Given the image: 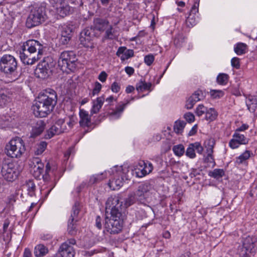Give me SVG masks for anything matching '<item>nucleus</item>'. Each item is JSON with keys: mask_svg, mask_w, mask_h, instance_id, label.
<instances>
[{"mask_svg": "<svg viewBox=\"0 0 257 257\" xmlns=\"http://www.w3.org/2000/svg\"><path fill=\"white\" fill-rule=\"evenodd\" d=\"M121 205L122 202L119 203L118 197H111L107 200L106 213L110 211V216H106L105 218L104 233L107 231L110 234H115L119 233L122 230L123 220L121 218L122 214L120 210Z\"/></svg>", "mask_w": 257, "mask_h": 257, "instance_id": "obj_1", "label": "nucleus"}, {"mask_svg": "<svg viewBox=\"0 0 257 257\" xmlns=\"http://www.w3.org/2000/svg\"><path fill=\"white\" fill-rule=\"evenodd\" d=\"M57 101L56 92L51 89L46 90L44 93L38 96L32 106L34 115L40 117L46 116L54 109Z\"/></svg>", "mask_w": 257, "mask_h": 257, "instance_id": "obj_2", "label": "nucleus"}, {"mask_svg": "<svg viewBox=\"0 0 257 257\" xmlns=\"http://www.w3.org/2000/svg\"><path fill=\"white\" fill-rule=\"evenodd\" d=\"M44 47L39 41L29 40L22 46L20 57L24 64L33 65L39 60L44 52Z\"/></svg>", "mask_w": 257, "mask_h": 257, "instance_id": "obj_3", "label": "nucleus"}, {"mask_svg": "<svg viewBox=\"0 0 257 257\" xmlns=\"http://www.w3.org/2000/svg\"><path fill=\"white\" fill-rule=\"evenodd\" d=\"M18 63L17 59L12 55L6 54L0 59V70L6 76L16 80L18 76L17 71Z\"/></svg>", "mask_w": 257, "mask_h": 257, "instance_id": "obj_4", "label": "nucleus"}, {"mask_svg": "<svg viewBox=\"0 0 257 257\" xmlns=\"http://www.w3.org/2000/svg\"><path fill=\"white\" fill-rule=\"evenodd\" d=\"M76 57L73 51H65L60 54L58 64L63 71H74L76 66Z\"/></svg>", "mask_w": 257, "mask_h": 257, "instance_id": "obj_5", "label": "nucleus"}, {"mask_svg": "<svg viewBox=\"0 0 257 257\" xmlns=\"http://www.w3.org/2000/svg\"><path fill=\"white\" fill-rule=\"evenodd\" d=\"M47 18L45 8L44 7H33L27 20L26 24L28 28L35 27L45 22Z\"/></svg>", "mask_w": 257, "mask_h": 257, "instance_id": "obj_6", "label": "nucleus"}, {"mask_svg": "<svg viewBox=\"0 0 257 257\" xmlns=\"http://www.w3.org/2000/svg\"><path fill=\"white\" fill-rule=\"evenodd\" d=\"M6 151L7 155L11 158L20 157L25 151L23 141L19 137L11 140L6 145Z\"/></svg>", "mask_w": 257, "mask_h": 257, "instance_id": "obj_7", "label": "nucleus"}, {"mask_svg": "<svg viewBox=\"0 0 257 257\" xmlns=\"http://www.w3.org/2000/svg\"><path fill=\"white\" fill-rule=\"evenodd\" d=\"M55 64L51 57H45L37 65L36 72L38 77L44 79L48 78L52 74V69L54 67Z\"/></svg>", "mask_w": 257, "mask_h": 257, "instance_id": "obj_8", "label": "nucleus"}, {"mask_svg": "<svg viewBox=\"0 0 257 257\" xmlns=\"http://www.w3.org/2000/svg\"><path fill=\"white\" fill-rule=\"evenodd\" d=\"M1 173L6 180L8 181L15 180L19 174L18 165L14 162L5 161L2 165Z\"/></svg>", "mask_w": 257, "mask_h": 257, "instance_id": "obj_9", "label": "nucleus"}, {"mask_svg": "<svg viewBox=\"0 0 257 257\" xmlns=\"http://www.w3.org/2000/svg\"><path fill=\"white\" fill-rule=\"evenodd\" d=\"M153 189V185L151 182H145L140 185L137 190L134 192L137 201L141 203H144L149 196L150 191Z\"/></svg>", "mask_w": 257, "mask_h": 257, "instance_id": "obj_10", "label": "nucleus"}, {"mask_svg": "<svg viewBox=\"0 0 257 257\" xmlns=\"http://www.w3.org/2000/svg\"><path fill=\"white\" fill-rule=\"evenodd\" d=\"M60 36L59 43L60 45H67L71 40L73 35L72 26L64 25L59 28Z\"/></svg>", "mask_w": 257, "mask_h": 257, "instance_id": "obj_11", "label": "nucleus"}, {"mask_svg": "<svg viewBox=\"0 0 257 257\" xmlns=\"http://www.w3.org/2000/svg\"><path fill=\"white\" fill-rule=\"evenodd\" d=\"M96 36L95 30L92 26H91L86 28L81 32L79 40L81 44L84 47H89L90 42Z\"/></svg>", "mask_w": 257, "mask_h": 257, "instance_id": "obj_12", "label": "nucleus"}, {"mask_svg": "<svg viewBox=\"0 0 257 257\" xmlns=\"http://www.w3.org/2000/svg\"><path fill=\"white\" fill-rule=\"evenodd\" d=\"M64 123V120L63 119H58L46 132L44 138L46 139H49L54 137L55 135H58L64 132L65 127H63Z\"/></svg>", "mask_w": 257, "mask_h": 257, "instance_id": "obj_13", "label": "nucleus"}, {"mask_svg": "<svg viewBox=\"0 0 257 257\" xmlns=\"http://www.w3.org/2000/svg\"><path fill=\"white\" fill-rule=\"evenodd\" d=\"M205 97L204 92L198 89L195 91L187 100L186 107L188 109H192L198 101L203 100Z\"/></svg>", "mask_w": 257, "mask_h": 257, "instance_id": "obj_14", "label": "nucleus"}, {"mask_svg": "<svg viewBox=\"0 0 257 257\" xmlns=\"http://www.w3.org/2000/svg\"><path fill=\"white\" fill-rule=\"evenodd\" d=\"M30 165L33 168V176L37 179H40L44 167V165L41 162V160L37 157L33 158L31 161Z\"/></svg>", "mask_w": 257, "mask_h": 257, "instance_id": "obj_15", "label": "nucleus"}, {"mask_svg": "<svg viewBox=\"0 0 257 257\" xmlns=\"http://www.w3.org/2000/svg\"><path fill=\"white\" fill-rule=\"evenodd\" d=\"M257 247V237L253 235H248L243 239L242 248L249 252L254 251Z\"/></svg>", "mask_w": 257, "mask_h": 257, "instance_id": "obj_16", "label": "nucleus"}, {"mask_svg": "<svg viewBox=\"0 0 257 257\" xmlns=\"http://www.w3.org/2000/svg\"><path fill=\"white\" fill-rule=\"evenodd\" d=\"M58 252L62 257H74L75 251L72 245L67 242H63L59 247Z\"/></svg>", "mask_w": 257, "mask_h": 257, "instance_id": "obj_17", "label": "nucleus"}, {"mask_svg": "<svg viewBox=\"0 0 257 257\" xmlns=\"http://www.w3.org/2000/svg\"><path fill=\"white\" fill-rule=\"evenodd\" d=\"M109 22L105 19L96 18H94L92 26L94 30L100 32H103L109 26Z\"/></svg>", "mask_w": 257, "mask_h": 257, "instance_id": "obj_18", "label": "nucleus"}, {"mask_svg": "<svg viewBox=\"0 0 257 257\" xmlns=\"http://www.w3.org/2000/svg\"><path fill=\"white\" fill-rule=\"evenodd\" d=\"M56 169L55 167L51 168L49 163H47L46 165V170L45 174L42 175V177L44 182H50L55 181V175Z\"/></svg>", "mask_w": 257, "mask_h": 257, "instance_id": "obj_19", "label": "nucleus"}, {"mask_svg": "<svg viewBox=\"0 0 257 257\" xmlns=\"http://www.w3.org/2000/svg\"><path fill=\"white\" fill-rule=\"evenodd\" d=\"M56 10V13L60 17L64 18L70 15L73 12V9L69 6L66 1L64 2Z\"/></svg>", "mask_w": 257, "mask_h": 257, "instance_id": "obj_20", "label": "nucleus"}, {"mask_svg": "<svg viewBox=\"0 0 257 257\" xmlns=\"http://www.w3.org/2000/svg\"><path fill=\"white\" fill-rule=\"evenodd\" d=\"M79 116L80 126H89L91 123V116L89 115L88 112L84 109H80Z\"/></svg>", "mask_w": 257, "mask_h": 257, "instance_id": "obj_21", "label": "nucleus"}, {"mask_svg": "<svg viewBox=\"0 0 257 257\" xmlns=\"http://www.w3.org/2000/svg\"><path fill=\"white\" fill-rule=\"evenodd\" d=\"M45 126V122L42 120H38L33 126L31 137L34 138L40 135L44 130Z\"/></svg>", "mask_w": 257, "mask_h": 257, "instance_id": "obj_22", "label": "nucleus"}, {"mask_svg": "<svg viewBox=\"0 0 257 257\" xmlns=\"http://www.w3.org/2000/svg\"><path fill=\"white\" fill-rule=\"evenodd\" d=\"M143 164L144 165V167L143 169H139L138 171L136 170V171L137 176L140 178L143 177L147 174H149L153 169V166L152 163H146L143 162Z\"/></svg>", "mask_w": 257, "mask_h": 257, "instance_id": "obj_23", "label": "nucleus"}, {"mask_svg": "<svg viewBox=\"0 0 257 257\" xmlns=\"http://www.w3.org/2000/svg\"><path fill=\"white\" fill-rule=\"evenodd\" d=\"M49 252L47 247L43 244L37 245L34 249V254L35 257H43Z\"/></svg>", "mask_w": 257, "mask_h": 257, "instance_id": "obj_24", "label": "nucleus"}, {"mask_svg": "<svg viewBox=\"0 0 257 257\" xmlns=\"http://www.w3.org/2000/svg\"><path fill=\"white\" fill-rule=\"evenodd\" d=\"M105 98L103 96L97 97L96 100L93 102L92 108L91 109V114L98 113L101 108Z\"/></svg>", "mask_w": 257, "mask_h": 257, "instance_id": "obj_25", "label": "nucleus"}, {"mask_svg": "<svg viewBox=\"0 0 257 257\" xmlns=\"http://www.w3.org/2000/svg\"><path fill=\"white\" fill-rule=\"evenodd\" d=\"M246 104L250 112H253L257 108V97L250 95L246 100Z\"/></svg>", "mask_w": 257, "mask_h": 257, "instance_id": "obj_26", "label": "nucleus"}, {"mask_svg": "<svg viewBox=\"0 0 257 257\" xmlns=\"http://www.w3.org/2000/svg\"><path fill=\"white\" fill-rule=\"evenodd\" d=\"M123 179L119 176L110 180L108 183L109 187L112 190L118 189L122 186Z\"/></svg>", "mask_w": 257, "mask_h": 257, "instance_id": "obj_27", "label": "nucleus"}, {"mask_svg": "<svg viewBox=\"0 0 257 257\" xmlns=\"http://www.w3.org/2000/svg\"><path fill=\"white\" fill-rule=\"evenodd\" d=\"M105 31V34L103 36L104 39L114 40L117 38V36L115 35V30L112 25H109V26Z\"/></svg>", "mask_w": 257, "mask_h": 257, "instance_id": "obj_28", "label": "nucleus"}, {"mask_svg": "<svg viewBox=\"0 0 257 257\" xmlns=\"http://www.w3.org/2000/svg\"><path fill=\"white\" fill-rule=\"evenodd\" d=\"M80 211L79 203L76 202L73 206L72 212L69 219L77 222L78 221V215Z\"/></svg>", "mask_w": 257, "mask_h": 257, "instance_id": "obj_29", "label": "nucleus"}, {"mask_svg": "<svg viewBox=\"0 0 257 257\" xmlns=\"http://www.w3.org/2000/svg\"><path fill=\"white\" fill-rule=\"evenodd\" d=\"M152 86L151 83H146L142 79L136 84V89L138 91L143 92L145 90H150Z\"/></svg>", "mask_w": 257, "mask_h": 257, "instance_id": "obj_30", "label": "nucleus"}, {"mask_svg": "<svg viewBox=\"0 0 257 257\" xmlns=\"http://www.w3.org/2000/svg\"><path fill=\"white\" fill-rule=\"evenodd\" d=\"M247 49V46L246 44L238 43L234 46V51L237 55H241L246 53Z\"/></svg>", "mask_w": 257, "mask_h": 257, "instance_id": "obj_31", "label": "nucleus"}, {"mask_svg": "<svg viewBox=\"0 0 257 257\" xmlns=\"http://www.w3.org/2000/svg\"><path fill=\"white\" fill-rule=\"evenodd\" d=\"M130 100H127L125 103H122L116 107L115 110H113L111 113V115L115 118H118L120 117L121 113L123 111L125 106L130 103Z\"/></svg>", "mask_w": 257, "mask_h": 257, "instance_id": "obj_32", "label": "nucleus"}, {"mask_svg": "<svg viewBox=\"0 0 257 257\" xmlns=\"http://www.w3.org/2000/svg\"><path fill=\"white\" fill-rule=\"evenodd\" d=\"M250 157V152L245 151L243 153L240 155L238 157L236 158L235 163L237 165H240L245 162L246 160L248 159Z\"/></svg>", "mask_w": 257, "mask_h": 257, "instance_id": "obj_33", "label": "nucleus"}, {"mask_svg": "<svg viewBox=\"0 0 257 257\" xmlns=\"http://www.w3.org/2000/svg\"><path fill=\"white\" fill-rule=\"evenodd\" d=\"M217 116V112L212 108L207 109L205 114V118L207 120L213 121L216 119Z\"/></svg>", "mask_w": 257, "mask_h": 257, "instance_id": "obj_34", "label": "nucleus"}, {"mask_svg": "<svg viewBox=\"0 0 257 257\" xmlns=\"http://www.w3.org/2000/svg\"><path fill=\"white\" fill-rule=\"evenodd\" d=\"M233 138H235L240 145H245L248 142V139L247 138L245 137L243 135L237 133V131L235 132V133L233 135Z\"/></svg>", "mask_w": 257, "mask_h": 257, "instance_id": "obj_35", "label": "nucleus"}, {"mask_svg": "<svg viewBox=\"0 0 257 257\" xmlns=\"http://www.w3.org/2000/svg\"><path fill=\"white\" fill-rule=\"evenodd\" d=\"M137 201V199L134 193H131L124 200V205L126 208L134 204Z\"/></svg>", "mask_w": 257, "mask_h": 257, "instance_id": "obj_36", "label": "nucleus"}, {"mask_svg": "<svg viewBox=\"0 0 257 257\" xmlns=\"http://www.w3.org/2000/svg\"><path fill=\"white\" fill-rule=\"evenodd\" d=\"M224 175V171L223 169H215L209 173V176L216 179L221 178Z\"/></svg>", "mask_w": 257, "mask_h": 257, "instance_id": "obj_37", "label": "nucleus"}, {"mask_svg": "<svg viewBox=\"0 0 257 257\" xmlns=\"http://www.w3.org/2000/svg\"><path fill=\"white\" fill-rule=\"evenodd\" d=\"M68 232L69 234L74 235L77 233L76 222L69 219L68 222Z\"/></svg>", "mask_w": 257, "mask_h": 257, "instance_id": "obj_38", "label": "nucleus"}, {"mask_svg": "<svg viewBox=\"0 0 257 257\" xmlns=\"http://www.w3.org/2000/svg\"><path fill=\"white\" fill-rule=\"evenodd\" d=\"M47 146V143L44 141L41 142L39 144H37L35 151V154L39 155L42 154L45 150Z\"/></svg>", "mask_w": 257, "mask_h": 257, "instance_id": "obj_39", "label": "nucleus"}, {"mask_svg": "<svg viewBox=\"0 0 257 257\" xmlns=\"http://www.w3.org/2000/svg\"><path fill=\"white\" fill-rule=\"evenodd\" d=\"M186 123L184 121L177 120L175 122L174 130L176 133L180 134L184 128Z\"/></svg>", "mask_w": 257, "mask_h": 257, "instance_id": "obj_40", "label": "nucleus"}, {"mask_svg": "<svg viewBox=\"0 0 257 257\" xmlns=\"http://www.w3.org/2000/svg\"><path fill=\"white\" fill-rule=\"evenodd\" d=\"M25 186L27 188L28 194L30 196H33L35 194L36 189V186L34 182L32 180H29L27 182Z\"/></svg>", "mask_w": 257, "mask_h": 257, "instance_id": "obj_41", "label": "nucleus"}, {"mask_svg": "<svg viewBox=\"0 0 257 257\" xmlns=\"http://www.w3.org/2000/svg\"><path fill=\"white\" fill-rule=\"evenodd\" d=\"M105 177L106 175L104 173L94 175L90 177L89 180V183L91 184L97 183L98 182L102 180Z\"/></svg>", "mask_w": 257, "mask_h": 257, "instance_id": "obj_42", "label": "nucleus"}, {"mask_svg": "<svg viewBox=\"0 0 257 257\" xmlns=\"http://www.w3.org/2000/svg\"><path fill=\"white\" fill-rule=\"evenodd\" d=\"M229 76L225 73H220L217 77V82L220 85H225L228 80Z\"/></svg>", "mask_w": 257, "mask_h": 257, "instance_id": "obj_43", "label": "nucleus"}, {"mask_svg": "<svg viewBox=\"0 0 257 257\" xmlns=\"http://www.w3.org/2000/svg\"><path fill=\"white\" fill-rule=\"evenodd\" d=\"M185 37L182 34H177L174 40V44L177 47L182 46L183 43L184 42Z\"/></svg>", "mask_w": 257, "mask_h": 257, "instance_id": "obj_44", "label": "nucleus"}, {"mask_svg": "<svg viewBox=\"0 0 257 257\" xmlns=\"http://www.w3.org/2000/svg\"><path fill=\"white\" fill-rule=\"evenodd\" d=\"M213 146L212 145H209L208 147L207 148V156L205 160V161L207 162H214V159L212 156V153L213 152Z\"/></svg>", "mask_w": 257, "mask_h": 257, "instance_id": "obj_45", "label": "nucleus"}, {"mask_svg": "<svg viewBox=\"0 0 257 257\" xmlns=\"http://www.w3.org/2000/svg\"><path fill=\"white\" fill-rule=\"evenodd\" d=\"M174 154L178 156H181L184 153V147L183 145L174 146L173 148Z\"/></svg>", "mask_w": 257, "mask_h": 257, "instance_id": "obj_46", "label": "nucleus"}, {"mask_svg": "<svg viewBox=\"0 0 257 257\" xmlns=\"http://www.w3.org/2000/svg\"><path fill=\"white\" fill-rule=\"evenodd\" d=\"M186 155L187 156H188L191 159H193L196 157L193 143L190 144L189 145L186 152Z\"/></svg>", "mask_w": 257, "mask_h": 257, "instance_id": "obj_47", "label": "nucleus"}, {"mask_svg": "<svg viewBox=\"0 0 257 257\" xmlns=\"http://www.w3.org/2000/svg\"><path fill=\"white\" fill-rule=\"evenodd\" d=\"M210 95L214 99L220 98L224 95V92L220 90H211Z\"/></svg>", "mask_w": 257, "mask_h": 257, "instance_id": "obj_48", "label": "nucleus"}, {"mask_svg": "<svg viewBox=\"0 0 257 257\" xmlns=\"http://www.w3.org/2000/svg\"><path fill=\"white\" fill-rule=\"evenodd\" d=\"M207 109V108H206L203 105L200 104L196 108L195 113L197 116H201L204 113H206Z\"/></svg>", "mask_w": 257, "mask_h": 257, "instance_id": "obj_49", "label": "nucleus"}, {"mask_svg": "<svg viewBox=\"0 0 257 257\" xmlns=\"http://www.w3.org/2000/svg\"><path fill=\"white\" fill-rule=\"evenodd\" d=\"M196 24V21L194 18V16L190 14V15L186 20V24L187 27H191L194 26Z\"/></svg>", "mask_w": 257, "mask_h": 257, "instance_id": "obj_50", "label": "nucleus"}, {"mask_svg": "<svg viewBox=\"0 0 257 257\" xmlns=\"http://www.w3.org/2000/svg\"><path fill=\"white\" fill-rule=\"evenodd\" d=\"M134 56V51L131 49H126L124 54L120 56L121 60L124 61Z\"/></svg>", "mask_w": 257, "mask_h": 257, "instance_id": "obj_51", "label": "nucleus"}, {"mask_svg": "<svg viewBox=\"0 0 257 257\" xmlns=\"http://www.w3.org/2000/svg\"><path fill=\"white\" fill-rule=\"evenodd\" d=\"M103 224V220L99 216H97L95 220V226L99 230H101Z\"/></svg>", "mask_w": 257, "mask_h": 257, "instance_id": "obj_52", "label": "nucleus"}, {"mask_svg": "<svg viewBox=\"0 0 257 257\" xmlns=\"http://www.w3.org/2000/svg\"><path fill=\"white\" fill-rule=\"evenodd\" d=\"M101 88H102L101 84L97 81L95 82V83L94 84V87L92 90V96H94L96 94H98L99 93V92L100 91Z\"/></svg>", "mask_w": 257, "mask_h": 257, "instance_id": "obj_53", "label": "nucleus"}, {"mask_svg": "<svg viewBox=\"0 0 257 257\" xmlns=\"http://www.w3.org/2000/svg\"><path fill=\"white\" fill-rule=\"evenodd\" d=\"M184 118L189 123H191L195 120L194 115L190 112H188L185 113L184 115Z\"/></svg>", "mask_w": 257, "mask_h": 257, "instance_id": "obj_54", "label": "nucleus"}, {"mask_svg": "<svg viewBox=\"0 0 257 257\" xmlns=\"http://www.w3.org/2000/svg\"><path fill=\"white\" fill-rule=\"evenodd\" d=\"M121 88L120 84L119 82L114 81L111 85V90L114 93H118Z\"/></svg>", "mask_w": 257, "mask_h": 257, "instance_id": "obj_55", "label": "nucleus"}, {"mask_svg": "<svg viewBox=\"0 0 257 257\" xmlns=\"http://www.w3.org/2000/svg\"><path fill=\"white\" fill-rule=\"evenodd\" d=\"M65 1V0H49L50 5L55 10L58 9V7L61 6V5Z\"/></svg>", "mask_w": 257, "mask_h": 257, "instance_id": "obj_56", "label": "nucleus"}, {"mask_svg": "<svg viewBox=\"0 0 257 257\" xmlns=\"http://www.w3.org/2000/svg\"><path fill=\"white\" fill-rule=\"evenodd\" d=\"M154 61V57L153 55H148L145 57V63L148 66H150Z\"/></svg>", "mask_w": 257, "mask_h": 257, "instance_id": "obj_57", "label": "nucleus"}, {"mask_svg": "<svg viewBox=\"0 0 257 257\" xmlns=\"http://www.w3.org/2000/svg\"><path fill=\"white\" fill-rule=\"evenodd\" d=\"M239 59L237 57H233L232 58L231 60V66L235 68L236 69H238L240 67V62Z\"/></svg>", "mask_w": 257, "mask_h": 257, "instance_id": "obj_58", "label": "nucleus"}, {"mask_svg": "<svg viewBox=\"0 0 257 257\" xmlns=\"http://www.w3.org/2000/svg\"><path fill=\"white\" fill-rule=\"evenodd\" d=\"M193 145L195 150H196L198 153L201 154L203 151V148L201 146L200 144L196 142L193 143Z\"/></svg>", "mask_w": 257, "mask_h": 257, "instance_id": "obj_59", "label": "nucleus"}, {"mask_svg": "<svg viewBox=\"0 0 257 257\" xmlns=\"http://www.w3.org/2000/svg\"><path fill=\"white\" fill-rule=\"evenodd\" d=\"M239 145L240 144L234 138L231 139L229 143V146L232 149L238 148Z\"/></svg>", "mask_w": 257, "mask_h": 257, "instance_id": "obj_60", "label": "nucleus"}, {"mask_svg": "<svg viewBox=\"0 0 257 257\" xmlns=\"http://www.w3.org/2000/svg\"><path fill=\"white\" fill-rule=\"evenodd\" d=\"M8 97L4 93H0V106L5 105L8 101Z\"/></svg>", "mask_w": 257, "mask_h": 257, "instance_id": "obj_61", "label": "nucleus"}, {"mask_svg": "<svg viewBox=\"0 0 257 257\" xmlns=\"http://www.w3.org/2000/svg\"><path fill=\"white\" fill-rule=\"evenodd\" d=\"M107 77L106 73L105 71H102L98 76V79L102 82H104L106 81Z\"/></svg>", "mask_w": 257, "mask_h": 257, "instance_id": "obj_62", "label": "nucleus"}, {"mask_svg": "<svg viewBox=\"0 0 257 257\" xmlns=\"http://www.w3.org/2000/svg\"><path fill=\"white\" fill-rule=\"evenodd\" d=\"M126 49V47H119L118 50H117V51L116 52V55L118 56V57H120L122 55H124V53H125V51Z\"/></svg>", "mask_w": 257, "mask_h": 257, "instance_id": "obj_63", "label": "nucleus"}, {"mask_svg": "<svg viewBox=\"0 0 257 257\" xmlns=\"http://www.w3.org/2000/svg\"><path fill=\"white\" fill-rule=\"evenodd\" d=\"M23 257H32V252L29 248H26L25 249Z\"/></svg>", "mask_w": 257, "mask_h": 257, "instance_id": "obj_64", "label": "nucleus"}]
</instances>
